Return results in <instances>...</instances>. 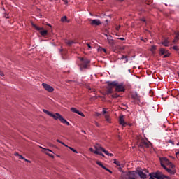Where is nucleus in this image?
I'll return each instance as SVG.
<instances>
[{"label": "nucleus", "mask_w": 179, "mask_h": 179, "mask_svg": "<svg viewBox=\"0 0 179 179\" xmlns=\"http://www.w3.org/2000/svg\"><path fill=\"white\" fill-rule=\"evenodd\" d=\"M99 50H100L101 52H104L105 54H107V50L103 48H99Z\"/></svg>", "instance_id": "2f4dec72"}, {"label": "nucleus", "mask_w": 179, "mask_h": 179, "mask_svg": "<svg viewBox=\"0 0 179 179\" xmlns=\"http://www.w3.org/2000/svg\"><path fill=\"white\" fill-rule=\"evenodd\" d=\"M131 97L132 99H134V100H136L137 101H139V100H141V97L139 96V95H138L137 92L132 94Z\"/></svg>", "instance_id": "a211bd4d"}, {"label": "nucleus", "mask_w": 179, "mask_h": 179, "mask_svg": "<svg viewBox=\"0 0 179 179\" xmlns=\"http://www.w3.org/2000/svg\"><path fill=\"white\" fill-rule=\"evenodd\" d=\"M125 58H127V56L124 55H122V57L120 58H118L117 59H125Z\"/></svg>", "instance_id": "c9c22d12"}, {"label": "nucleus", "mask_w": 179, "mask_h": 179, "mask_svg": "<svg viewBox=\"0 0 179 179\" xmlns=\"http://www.w3.org/2000/svg\"><path fill=\"white\" fill-rule=\"evenodd\" d=\"M78 115H80L81 117H85V114L83 113L78 111Z\"/></svg>", "instance_id": "4c0bfd02"}, {"label": "nucleus", "mask_w": 179, "mask_h": 179, "mask_svg": "<svg viewBox=\"0 0 179 179\" xmlns=\"http://www.w3.org/2000/svg\"><path fill=\"white\" fill-rule=\"evenodd\" d=\"M96 164H98V166H100V167H102V169H104V167H106L100 161H96Z\"/></svg>", "instance_id": "c85d7f7f"}, {"label": "nucleus", "mask_w": 179, "mask_h": 179, "mask_svg": "<svg viewBox=\"0 0 179 179\" xmlns=\"http://www.w3.org/2000/svg\"><path fill=\"white\" fill-rule=\"evenodd\" d=\"M170 157H171V159H174V157H173V156H171Z\"/></svg>", "instance_id": "680f3d73"}, {"label": "nucleus", "mask_w": 179, "mask_h": 179, "mask_svg": "<svg viewBox=\"0 0 179 179\" xmlns=\"http://www.w3.org/2000/svg\"><path fill=\"white\" fill-rule=\"evenodd\" d=\"M121 27L120 26H119V27H117V28H116V30H120V28Z\"/></svg>", "instance_id": "6e6d98bb"}, {"label": "nucleus", "mask_w": 179, "mask_h": 179, "mask_svg": "<svg viewBox=\"0 0 179 179\" xmlns=\"http://www.w3.org/2000/svg\"><path fill=\"white\" fill-rule=\"evenodd\" d=\"M108 156H110V157H112V156H114V155H113V153H109V155Z\"/></svg>", "instance_id": "3c124183"}, {"label": "nucleus", "mask_w": 179, "mask_h": 179, "mask_svg": "<svg viewBox=\"0 0 179 179\" xmlns=\"http://www.w3.org/2000/svg\"><path fill=\"white\" fill-rule=\"evenodd\" d=\"M166 54V50L164 48L159 49V55H164Z\"/></svg>", "instance_id": "5701e85b"}, {"label": "nucleus", "mask_w": 179, "mask_h": 179, "mask_svg": "<svg viewBox=\"0 0 179 179\" xmlns=\"http://www.w3.org/2000/svg\"><path fill=\"white\" fill-rule=\"evenodd\" d=\"M95 151L94 152V153L95 155H99V156H102L103 157H104V154H103V150H104V148L101 147V145L100 144H96L94 146Z\"/></svg>", "instance_id": "423d86ee"}, {"label": "nucleus", "mask_w": 179, "mask_h": 179, "mask_svg": "<svg viewBox=\"0 0 179 179\" xmlns=\"http://www.w3.org/2000/svg\"><path fill=\"white\" fill-rule=\"evenodd\" d=\"M117 1H119V2H122V1H124V0H117Z\"/></svg>", "instance_id": "e2e57ef3"}, {"label": "nucleus", "mask_w": 179, "mask_h": 179, "mask_svg": "<svg viewBox=\"0 0 179 179\" xmlns=\"http://www.w3.org/2000/svg\"><path fill=\"white\" fill-rule=\"evenodd\" d=\"M120 40H121L122 41H124V40H125L124 38H120Z\"/></svg>", "instance_id": "4d7b16f0"}, {"label": "nucleus", "mask_w": 179, "mask_h": 179, "mask_svg": "<svg viewBox=\"0 0 179 179\" xmlns=\"http://www.w3.org/2000/svg\"><path fill=\"white\" fill-rule=\"evenodd\" d=\"M173 50H175L176 51H178V46H173Z\"/></svg>", "instance_id": "a19ab883"}, {"label": "nucleus", "mask_w": 179, "mask_h": 179, "mask_svg": "<svg viewBox=\"0 0 179 179\" xmlns=\"http://www.w3.org/2000/svg\"><path fill=\"white\" fill-rule=\"evenodd\" d=\"M105 118H106V121H108V122H110V117L108 115H105Z\"/></svg>", "instance_id": "e433bc0d"}, {"label": "nucleus", "mask_w": 179, "mask_h": 179, "mask_svg": "<svg viewBox=\"0 0 179 179\" xmlns=\"http://www.w3.org/2000/svg\"><path fill=\"white\" fill-rule=\"evenodd\" d=\"M176 36H175V39L173 40V43H177V41L178 40V37H179V31L175 33Z\"/></svg>", "instance_id": "412c9836"}, {"label": "nucleus", "mask_w": 179, "mask_h": 179, "mask_svg": "<svg viewBox=\"0 0 179 179\" xmlns=\"http://www.w3.org/2000/svg\"><path fill=\"white\" fill-rule=\"evenodd\" d=\"M169 166L171 167V170H176L174 169L176 168V165H174L172 162H171V164H169Z\"/></svg>", "instance_id": "c756f323"}, {"label": "nucleus", "mask_w": 179, "mask_h": 179, "mask_svg": "<svg viewBox=\"0 0 179 179\" xmlns=\"http://www.w3.org/2000/svg\"><path fill=\"white\" fill-rule=\"evenodd\" d=\"M149 173V171L144 169L143 172V171L137 170L138 178L139 179L140 177L141 179H146V173Z\"/></svg>", "instance_id": "6e6552de"}, {"label": "nucleus", "mask_w": 179, "mask_h": 179, "mask_svg": "<svg viewBox=\"0 0 179 179\" xmlns=\"http://www.w3.org/2000/svg\"><path fill=\"white\" fill-rule=\"evenodd\" d=\"M160 162L162 167H163V169H164L167 173H169V174H171L172 176L176 174V170H171V169L166 167V165H164L166 164L167 166H169V164L171 163V162H170L167 157L160 158Z\"/></svg>", "instance_id": "f03ea898"}, {"label": "nucleus", "mask_w": 179, "mask_h": 179, "mask_svg": "<svg viewBox=\"0 0 179 179\" xmlns=\"http://www.w3.org/2000/svg\"><path fill=\"white\" fill-rule=\"evenodd\" d=\"M150 145V142H146L145 141H143L140 143L139 146L140 148H149Z\"/></svg>", "instance_id": "dca6fc26"}, {"label": "nucleus", "mask_w": 179, "mask_h": 179, "mask_svg": "<svg viewBox=\"0 0 179 179\" xmlns=\"http://www.w3.org/2000/svg\"><path fill=\"white\" fill-rule=\"evenodd\" d=\"M87 45L89 48H92V46H90V43H87Z\"/></svg>", "instance_id": "de8ad7c7"}, {"label": "nucleus", "mask_w": 179, "mask_h": 179, "mask_svg": "<svg viewBox=\"0 0 179 179\" xmlns=\"http://www.w3.org/2000/svg\"><path fill=\"white\" fill-rule=\"evenodd\" d=\"M162 45H164V47H169V45H170V41H169V39H164V41L162 42Z\"/></svg>", "instance_id": "6ab92c4d"}, {"label": "nucleus", "mask_w": 179, "mask_h": 179, "mask_svg": "<svg viewBox=\"0 0 179 179\" xmlns=\"http://www.w3.org/2000/svg\"><path fill=\"white\" fill-rule=\"evenodd\" d=\"M67 20H68V17L66 16H64L61 18V22H66Z\"/></svg>", "instance_id": "7c9ffc66"}, {"label": "nucleus", "mask_w": 179, "mask_h": 179, "mask_svg": "<svg viewBox=\"0 0 179 179\" xmlns=\"http://www.w3.org/2000/svg\"><path fill=\"white\" fill-rule=\"evenodd\" d=\"M150 51L152 52V54H155V51H156V45H152L150 48Z\"/></svg>", "instance_id": "bb28decb"}, {"label": "nucleus", "mask_w": 179, "mask_h": 179, "mask_svg": "<svg viewBox=\"0 0 179 179\" xmlns=\"http://www.w3.org/2000/svg\"><path fill=\"white\" fill-rule=\"evenodd\" d=\"M125 62L124 64H127L128 62V57L126 56V58H124Z\"/></svg>", "instance_id": "c03bdc74"}, {"label": "nucleus", "mask_w": 179, "mask_h": 179, "mask_svg": "<svg viewBox=\"0 0 179 179\" xmlns=\"http://www.w3.org/2000/svg\"><path fill=\"white\" fill-rule=\"evenodd\" d=\"M91 26H100L101 24V21L99 19L90 20Z\"/></svg>", "instance_id": "ddd939ff"}, {"label": "nucleus", "mask_w": 179, "mask_h": 179, "mask_svg": "<svg viewBox=\"0 0 179 179\" xmlns=\"http://www.w3.org/2000/svg\"><path fill=\"white\" fill-rule=\"evenodd\" d=\"M75 41H71V40H67L66 41V44H67V45L71 46L72 44H75Z\"/></svg>", "instance_id": "aec40b11"}, {"label": "nucleus", "mask_w": 179, "mask_h": 179, "mask_svg": "<svg viewBox=\"0 0 179 179\" xmlns=\"http://www.w3.org/2000/svg\"><path fill=\"white\" fill-rule=\"evenodd\" d=\"M90 152H92V153H94L95 150L92 148H90Z\"/></svg>", "instance_id": "79ce46f5"}, {"label": "nucleus", "mask_w": 179, "mask_h": 179, "mask_svg": "<svg viewBox=\"0 0 179 179\" xmlns=\"http://www.w3.org/2000/svg\"><path fill=\"white\" fill-rule=\"evenodd\" d=\"M43 113H45V114H47L48 115H49V117H52V118H53L54 120H56L58 117L57 115L59 114L58 113L52 114L51 112H50L45 109H43Z\"/></svg>", "instance_id": "9b49d317"}, {"label": "nucleus", "mask_w": 179, "mask_h": 179, "mask_svg": "<svg viewBox=\"0 0 179 179\" xmlns=\"http://www.w3.org/2000/svg\"><path fill=\"white\" fill-rule=\"evenodd\" d=\"M56 141L58 142L59 143H61V142H62L59 141V139H57Z\"/></svg>", "instance_id": "5fc2aeb1"}, {"label": "nucleus", "mask_w": 179, "mask_h": 179, "mask_svg": "<svg viewBox=\"0 0 179 179\" xmlns=\"http://www.w3.org/2000/svg\"><path fill=\"white\" fill-rule=\"evenodd\" d=\"M103 169L106 170V171H108V173H110V174H113V171H111V170L108 169V168L107 167H103Z\"/></svg>", "instance_id": "473e14b6"}, {"label": "nucleus", "mask_w": 179, "mask_h": 179, "mask_svg": "<svg viewBox=\"0 0 179 179\" xmlns=\"http://www.w3.org/2000/svg\"><path fill=\"white\" fill-rule=\"evenodd\" d=\"M103 153H105V155H106L107 156H108L110 155V152H108V151L106 150V149L103 150Z\"/></svg>", "instance_id": "f704fd0d"}, {"label": "nucleus", "mask_w": 179, "mask_h": 179, "mask_svg": "<svg viewBox=\"0 0 179 179\" xmlns=\"http://www.w3.org/2000/svg\"><path fill=\"white\" fill-rule=\"evenodd\" d=\"M0 76H5V74H3V72L0 71Z\"/></svg>", "instance_id": "37998d69"}, {"label": "nucleus", "mask_w": 179, "mask_h": 179, "mask_svg": "<svg viewBox=\"0 0 179 179\" xmlns=\"http://www.w3.org/2000/svg\"><path fill=\"white\" fill-rule=\"evenodd\" d=\"M80 61L81 62L80 64V69H86L89 64H90V61L87 59H85L83 57L80 58Z\"/></svg>", "instance_id": "39448f33"}, {"label": "nucleus", "mask_w": 179, "mask_h": 179, "mask_svg": "<svg viewBox=\"0 0 179 179\" xmlns=\"http://www.w3.org/2000/svg\"><path fill=\"white\" fill-rule=\"evenodd\" d=\"M33 27H34V29H36V30H41L40 31V34H41L43 37L47 36V34H48V31L47 30H43V28L42 27H38L37 25L33 24H32Z\"/></svg>", "instance_id": "0eeeda50"}, {"label": "nucleus", "mask_w": 179, "mask_h": 179, "mask_svg": "<svg viewBox=\"0 0 179 179\" xmlns=\"http://www.w3.org/2000/svg\"><path fill=\"white\" fill-rule=\"evenodd\" d=\"M41 149H43V150H44V153H45V155H48V156H49L50 157H52V159H54V155L52 154H50L48 152H51L52 153V150L48 149V148H43L41 146L39 147Z\"/></svg>", "instance_id": "4468645a"}, {"label": "nucleus", "mask_w": 179, "mask_h": 179, "mask_svg": "<svg viewBox=\"0 0 179 179\" xmlns=\"http://www.w3.org/2000/svg\"><path fill=\"white\" fill-rule=\"evenodd\" d=\"M71 111H72V113H76V114H78L79 113V110H78V109H76V108H71Z\"/></svg>", "instance_id": "a878e982"}, {"label": "nucleus", "mask_w": 179, "mask_h": 179, "mask_svg": "<svg viewBox=\"0 0 179 179\" xmlns=\"http://www.w3.org/2000/svg\"><path fill=\"white\" fill-rule=\"evenodd\" d=\"M176 156H178V157H179V152H176Z\"/></svg>", "instance_id": "bf43d9fd"}, {"label": "nucleus", "mask_w": 179, "mask_h": 179, "mask_svg": "<svg viewBox=\"0 0 179 179\" xmlns=\"http://www.w3.org/2000/svg\"><path fill=\"white\" fill-rule=\"evenodd\" d=\"M95 125H96V127H99V122H95Z\"/></svg>", "instance_id": "09e8293b"}, {"label": "nucleus", "mask_w": 179, "mask_h": 179, "mask_svg": "<svg viewBox=\"0 0 179 179\" xmlns=\"http://www.w3.org/2000/svg\"><path fill=\"white\" fill-rule=\"evenodd\" d=\"M65 3H68V1L66 0V1H65Z\"/></svg>", "instance_id": "69168bd1"}, {"label": "nucleus", "mask_w": 179, "mask_h": 179, "mask_svg": "<svg viewBox=\"0 0 179 179\" xmlns=\"http://www.w3.org/2000/svg\"><path fill=\"white\" fill-rule=\"evenodd\" d=\"M120 177L122 179H138L137 171L122 172Z\"/></svg>", "instance_id": "f257e3e1"}, {"label": "nucleus", "mask_w": 179, "mask_h": 179, "mask_svg": "<svg viewBox=\"0 0 179 179\" xmlns=\"http://www.w3.org/2000/svg\"><path fill=\"white\" fill-rule=\"evenodd\" d=\"M119 124L120 125H122V127H125V125H127V122L124 120V115H122L119 117Z\"/></svg>", "instance_id": "f3484780"}, {"label": "nucleus", "mask_w": 179, "mask_h": 179, "mask_svg": "<svg viewBox=\"0 0 179 179\" xmlns=\"http://www.w3.org/2000/svg\"><path fill=\"white\" fill-rule=\"evenodd\" d=\"M170 57V54H166L164 56V58H169Z\"/></svg>", "instance_id": "ea45409f"}, {"label": "nucleus", "mask_w": 179, "mask_h": 179, "mask_svg": "<svg viewBox=\"0 0 179 179\" xmlns=\"http://www.w3.org/2000/svg\"><path fill=\"white\" fill-rule=\"evenodd\" d=\"M69 82H72V80H69Z\"/></svg>", "instance_id": "774afa93"}, {"label": "nucleus", "mask_w": 179, "mask_h": 179, "mask_svg": "<svg viewBox=\"0 0 179 179\" xmlns=\"http://www.w3.org/2000/svg\"><path fill=\"white\" fill-rule=\"evenodd\" d=\"M150 178L149 179H164L167 178L166 176L163 175V173L160 172L159 171H157L155 173H151L149 174Z\"/></svg>", "instance_id": "20e7f679"}, {"label": "nucleus", "mask_w": 179, "mask_h": 179, "mask_svg": "<svg viewBox=\"0 0 179 179\" xmlns=\"http://www.w3.org/2000/svg\"><path fill=\"white\" fill-rule=\"evenodd\" d=\"M109 89L107 91V94H111V93H113V87H114L113 86H109L108 85Z\"/></svg>", "instance_id": "b1692460"}, {"label": "nucleus", "mask_w": 179, "mask_h": 179, "mask_svg": "<svg viewBox=\"0 0 179 179\" xmlns=\"http://www.w3.org/2000/svg\"><path fill=\"white\" fill-rule=\"evenodd\" d=\"M104 36H106L108 37V38H111V36H108V34H104Z\"/></svg>", "instance_id": "a18cd8bd"}, {"label": "nucleus", "mask_w": 179, "mask_h": 179, "mask_svg": "<svg viewBox=\"0 0 179 179\" xmlns=\"http://www.w3.org/2000/svg\"><path fill=\"white\" fill-rule=\"evenodd\" d=\"M20 155H19V153H17V152H16V153H15V156H20Z\"/></svg>", "instance_id": "603ef678"}, {"label": "nucleus", "mask_w": 179, "mask_h": 179, "mask_svg": "<svg viewBox=\"0 0 179 179\" xmlns=\"http://www.w3.org/2000/svg\"><path fill=\"white\" fill-rule=\"evenodd\" d=\"M82 132H83V134H86V131H82Z\"/></svg>", "instance_id": "0e129e2a"}, {"label": "nucleus", "mask_w": 179, "mask_h": 179, "mask_svg": "<svg viewBox=\"0 0 179 179\" xmlns=\"http://www.w3.org/2000/svg\"><path fill=\"white\" fill-rule=\"evenodd\" d=\"M61 145H63L64 146L65 145V143L64 142H60Z\"/></svg>", "instance_id": "13d9d810"}, {"label": "nucleus", "mask_w": 179, "mask_h": 179, "mask_svg": "<svg viewBox=\"0 0 179 179\" xmlns=\"http://www.w3.org/2000/svg\"><path fill=\"white\" fill-rule=\"evenodd\" d=\"M18 157H19V159H21L22 160H26V158H24L23 156H22L20 155L18 156Z\"/></svg>", "instance_id": "58836bf2"}, {"label": "nucleus", "mask_w": 179, "mask_h": 179, "mask_svg": "<svg viewBox=\"0 0 179 179\" xmlns=\"http://www.w3.org/2000/svg\"><path fill=\"white\" fill-rule=\"evenodd\" d=\"M52 1H54V0H50V2H52Z\"/></svg>", "instance_id": "338daca9"}, {"label": "nucleus", "mask_w": 179, "mask_h": 179, "mask_svg": "<svg viewBox=\"0 0 179 179\" xmlns=\"http://www.w3.org/2000/svg\"><path fill=\"white\" fill-rule=\"evenodd\" d=\"M69 149H70V150H71L74 153H78V151L76 150L73 149L72 147H69Z\"/></svg>", "instance_id": "72a5a7b5"}, {"label": "nucleus", "mask_w": 179, "mask_h": 179, "mask_svg": "<svg viewBox=\"0 0 179 179\" xmlns=\"http://www.w3.org/2000/svg\"><path fill=\"white\" fill-rule=\"evenodd\" d=\"M112 97H113V99H117V97H121V96H120V94L115 93V94H112Z\"/></svg>", "instance_id": "cd10ccee"}, {"label": "nucleus", "mask_w": 179, "mask_h": 179, "mask_svg": "<svg viewBox=\"0 0 179 179\" xmlns=\"http://www.w3.org/2000/svg\"><path fill=\"white\" fill-rule=\"evenodd\" d=\"M107 40H108V44H110V45H114V40H113L110 38H108Z\"/></svg>", "instance_id": "393cba45"}, {"label": "nucleus", "mask_w": 179, "mask_h": 179, "mask_svg": "<svg viewBox=\"0 0 179 179\" xmlns=\"http://www.w3.org/2000/svg\"><path fill=\"white\" fill-rule=\"evenodd\" d=\"M176 36H175V39L173 40V43H177V41L178 40V37H179V31L175 33Z\"/></svg>", "instance_id": "4be33fe9"}, {"label": "nucleus", "mask_w": 179, "mask_h": 179, "mask_svg": "<svg viewBox=\"0 0 179 179\" xmlns=\"http://www.w3.org/2000/svg\"><path fill=\"white\" fill-rule=\"evenodd\" d=\"M142 22H146V20L145 18L141 19Z\"/></svg>", "instance_id": "864d4df0"}, {"label": "nucleus", "mask_w": 179, "mask_h": 179, "mask_svg": "<svg viewBox=\"0 0 179 179\" xmlns=\"http://www.w3.org/2000/svg\"><path fill=\"white\" fill-rule=\"evenodd\" d=\"M57 120H59L60 122H62V124H66V125H68V126L70 125L69 122L64 119V117H62V115H61V114L57 113Z\"/></svg>", "instance_id": "1a4fd4ad"}, {"label": "nucleus", "mask_w": 179, "mask_h": 179, "mask_svg": "<svg viewBox=\"0 0 179 179\" xmlns=\"http://www.w3.org/2000/svg\"><path fill=\"white\" fill-rule=\"evenodd\" d=\"M103 114H107V111H106V108H103Z\"/></svg>", "instance_id": "49530a36"}, {"label": "nucleus", "mask_w": 179, "mask_h": 179, "mask_svg": "<svg viewBox=\"0 0 179 179\" xmlns=\"http://www.w3.org/2000/svg\"><path fill=\"white\" fill-rule=\"evenodd\" d=\"M115 164H116V166H118V169H119V171L120 172H123L122 171V167H124V165L123 164H121V162H120L119 161H117V159H114V162H113Z\"/></svg>", "instance_id": "2eb2a0df"}, {"label": "nucleus", "mask_w": 179, "mask_h": 179, "mask_svg": "<svg viewBox=\"0 0 179 179\" xmlns=\"http://www.w3.org/2000/svg\"><path fill=\"white\" fill-rule=\"evenodd\" d=\"M25 162H27L28 163H31L30 160H28L27 159H24Z\"/></svg>", "instance_id": "8fccbe9b"}, {"label": "nucleus", "mask_w": 179, "mask_h": 179, "mask_svg": "<svg viewBox=\"0 0 179 179\" xmlns=\"http://www.w3.org/2000/svg\"><path fill=\"white\" fill-rule=\"evenodd\" d=\"M42 85L45 90H47V92H49V93H52V92H54V88L51 87V85L46 83H43Z\"/></svg>", "instance_id": "9d476101"}, {"label": "nucleus", "mask_w": 179, "mask_h": 179, "mask_svg": "<svg viewBox=\"0 0 179 179\" xmlns=\"http://www.w3.org/2000/svg\"><path fill=\"white\" fill-rule=\"evenodd\" d=\"M43 113H45V114H47L48 115H49V117H52V118H53L54 120H56L58 117L57 115L59 114L58 113L52 114L51 112H50L45 109H43Z\"/></svg>", "instance_id": "f8f14e48"}, {"label": "nucleus", "mask_w": 179, "mask_h": 179, "mask_svg": "<svg viewBox=\"0 0 179 179\" xmlns=\"http://www.w3.org/2000/svg\"><path fill=\"white\" fill-rule=\"evenodd\" d=\"M64 146L66 147V148H69L68 145H66V144H64Z\"/></svg>", "instance_id": "052dcab7"}, {"label": "nucleus", "mask_w": 179, "mask_h": 179, "mask_svg": "<svg viewBox=\"0 0 179 179\" xmlns=\"http://www.w3.org/2000/svg\"><path fill=\"white\" fill-rule=\"evenodd\" d=\"M108 86H114L115 87V92H117V93H120L121 92H125V85H124V83H117L116 81L110 82L108 81L107 83Z\"/></svg>", "instance_id": "7ed1b4c3"}]
</instances>
